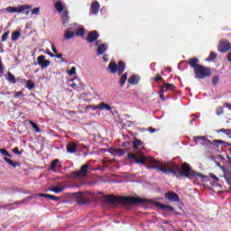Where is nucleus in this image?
Masks as SVG:
<instances>
[{
    "mask_svg": "<svg viewBox=\"0 0 231 231\" xmlns=\"http://www.w3.org/2000/svg\"><path fill=\"white\" fill-rule=\"evenodd\" d=\"M63 37L65 41H69V39H73V37H75V32L71 31V28H69L65 30V33Z\"/></svg>",
    "mask_w": 231,
    "mask_h": 231,
    "instance_id": "obj_10",
    "label": "nucleus"
},
{
    "mask_svg": "<svg viewBox=\"0 0 231 231\" xmlns=\"http://www.w3.org/2000/svg\"><path fill=\"white\" fill-rule=\"evenodd\" d=\"M0 73H3V65L1 63V57H0Z\"/></svg>",
    "mask_w": 231,
    "mask_h": 231,
    "instance_id": "obj_53",
    "label": "nucleus"
},
{
    "mask_svg": "<svg viewBox=\"0 0 231 231\" xmlns=\"http://www.w3.org/2000/svg\"><path fill=\"white\" fill-rule=\"evenodd\" d=\"M229 149H230V151H231V146H230V148H229Z\"/></svg>",
    "mask_w": 231,
    "mask_h": 231,
    "instance_id": "obj_61",
    "label": "nucleus"
},
{
    "mask_svg": "<svg viewBox=\"0 0 231 231\" xmlns=\"http://www.w3.org/2000/svg\"><path fill=\"white\" fill-rule=\"evenodd\" d=\"M5 162H6V163H8L9 165H11V167H17V165H19V163L17 162H14V161L8 159V158H4Z\"/></svg>",
    "mask_w": 231,
    "mask_h": 231,
    "instance_id": "obj_27",
    "label": "nucleus"
},
{
    "mask_svg": "<svg viewBox=\"0 0 231 231\" xmlns=\"http://www.w3.org/2000/svg\"><path fill=\"white\" fill-rule=\"evenodd\" d=\"M150 162L154 163L156 167L153 169H157L163 172L164 174H180L181 176H186V178H192V176H198L192 170L190 166L187 162H184L180 168V166L172 163V162H162L156 159L151 158Z\"/></svg>",
    "mask_w": 231,
    "mask_h": 231,
    "instance_id": "obj_1",
    "label": "nucleus"
},
{
    "mask_svg": "<svg viewBox=\"0 0 231 231\" xmlns=\"http://www.w3.org/2000/svg\"><path fill=\"white\" fill-rule=\"evenodd\" d=\"M54 57H56V59H62V54L59 53L56 54Z\"/></svg>",
    "mask_w": 231,
    "mask_h": 231,
    "instance_id": "obj_52",
    "label": "nucleus"
},
{
    "mask_svg": "<svg viewBox=\"0 0 231 231\" xmlns=\"http://www.w3.org/2000/svg\"><path fill=\"white\" fill-rule=\"evenodd\" d=\"M194 73L197 79H205L206 77H210L211 75L210 69L201 65L195 67Z\"/></svg>",
    "mask_w": 231,
    "mask_h": 231,
    "instance_id": "obj_4",
    "label": "nucleus"
},
{
    "mask_svg": "<svg viewBox=\"0 0 231 231\" xmlns=\"http://www.w3.org/2000/svg\"><path fill=\"white\" fill-rule=\"evenodd\" d=\"M66 72H67L68 75H69L70 77L73 76V75H77V68L72 67V68L70 69V70H67Z\"/></svg>",
    "mask_w": 231,
    "mask_h": 231,
    "instance_id": "obj_31",
    "label": "nucleus"
},
{
    "mask_svg": "<svg viewBox=\"0 0 231 231\" xmlns=\"http://www.w3.org/2000/svg\"><path fill=\"white\" fill-rule=\"evenodd\" d=\"M35 196H38L39 198H48L49 194H42V193H40V194L35 195Z\"/></svg>",
    "mask_w": 231,
    "mask_h": 231,
    "instance_id": "obj_47",
    "label": "nucleus"
},
{
    "mask_svg": "<svg viewBox=\"0 0 231 231\" xmlns=\"http://www.w3.org/2000/svg\"><path fill=\"white\" fill-rule=\"evenodd\" d=\"M103 59H104V60H105L106 62H107V57H106V56H104Z\"/></svg>",
    "mask_w": 231,
    "mask_h": 231,
    "instance_id": "obj_59",
    "label": "nucleus"
},
{
    "mask_svg": "<svg viewBox=\"0 0 231 231\" xmlns=\"http://www.w3.org/2000/svg\"><path fill=\"white\" fill-rule=\"evenodd\" d=\"M140 147H142V141L135 139L134 141V149H138Z\"/></svg>",
    "mask_w": 231,
    "mask_h": 231,
    "instance_id": "obj_30",
    "label": "nucleus"
},
{
    "mask_svg": "<svg viewBox=\"0 0 231 231\" xmlns=\"http://www.w3.org/2000/svg\"><path fill=\"white\" fill-rule=\"evenodd\" d=\"M107 71L108 73H112L113 75H115V73H117V75L120 76L122 75V73H124V71H125V63L124 61H119L116 65L115 61H111L108 64Z\"/></svg>",
    "mask_w": 231,
    "mask_h": 231,
    "instance_id": "obj_2",
    "label": "nucleus"
},
{
    "mask_svg": "<svg viewBox=\"0 0 231 231\" xmlns=\"http://www.w3.org/2000/svg\"><path fill=\"white\" fill-rule=\"evenodd\" d=\"M21 37V32L18 31H14L12 33V41H17V39H19Z\"/></svg>",
    "mask_w": 231,
    "mask_h": 231,
    "instance_id": "obj_26",
    "label": "nucleus"
},
{
    "mask_svg": "<svg viewBox=\"0 0 231 231\" xmlns=\"http://www.w3.org/2000/svg\"><path fill=\"white\" fill-rule=\"evenodd\" d=\"M37 60H38L39 66H41L42 69L48 68V66H50L51 64L50 60H46V57H44L43 55L39 56L37 58Z\"/></svg>",
    "mask_w": 231,
    "mask_h": 231,
    "instance_id": "obj_7",
    "label": "nucleus"
},
{
    "mask_svg": "<svg viewBox=\"0 0 231 231\" xmlns=\"http://www.w3.org/2000/svg\"><path fill=\"white\" fill-rule=\"evenodd\" d=\"M140 80V78H138V76H132L129 79H128V82L129 84H138Z\"/></svg>",
    "mask_w": 231,
    "mask_h": 231,
    "instance_id": "obj_22",
    "label": "nucleus"
},
{
    "mask_svg": "<svg viewBox=\"0 0 231 231\" xmlns=\"http://www.w3.org/2000/svg\"><path fill=\"white\" fill-rule=\"evenodd\" d=\"M127 81V73H125L121 76V79L119 80L120 86H124L125 82Z\"/></svg>",
    "mask_w": 231,
    "mask_h": 231,
    "instance_id": "obj_23",
    "label": "nucleus"
},
{
    "mask_svg": "<svg viewBox=\"0 0 231 231\" xmlns=\"http://www.w3.org/2000/svg\"><path fill=\"white\" fill-rule=\"evenodd\" d=\"M30 124H31L32 127L34 128L36 133H41V128H39V126H37V124H35L32 121H30Z\"/></svg>",
    "mask_w": 231,
    "mask_h": 231,
    "instance_id": "obj_35",
    "label": "nucleus"
},
{
    "mask_svg": "<svg viewBox=\"0 0 231 231\" xmlns=\"http://www.w3.org/2000/svg\"><path fill=\"white\" fill-rule=\"evenodd\" d=\"M217 55L214 52H210L209 54V59H208V60H214V59H216Z\"/></svg>",
    "mask_w": 231,
    "mask_h": 231,
    "instance_id": "obj_40",
    "label": "nucleus"
},
{
    "mask_svg": "<svg viewBox=\"0 0 231 231\" xmlns=\"http://www.w3.org/2000/svg\"><path fill=\"white\" fill-rule=\"evenodd\" d=\"M59 167H60V165L59 164V159H56L52 162L51 165V170H52L55 172L57 169H59Z\"/></svg>",
    "mask_w": 231,
    "mask_h": 231,
    "instance_id": "obj_18",
    "label": "nucleus"
},
{
    "mask_svg": "<svg viewBox=\"0 0 231 231\" xmlns=\"http://www.w3.org/2000/svg\"><path fill=\"white\" fill-rule=\"evenodd\" d=\"M96 46H97V54L104 55L107 51V46L106 44H99L98 42H96Z\"/></svg>",
    "mask_w": 231,
    "mask_h": 231,
    "instance_id": "obj_8",
    "label": "nucleus"
},
{
    "mask_svg": "<svg viewBox=\"0 0 231 231\" xmlns=\"http://www.w3.org/2000/svg\"><path fill=\"white\" fill-rule=\"evenodd\" d=\"M126 201H128V203H143V199H142L140 198L128 197V198H126Z\"/></svg>",
    "mask_w": 231,
    "mask_h": 231,
    "instance_id": "obj_16",
    "label": "nucleus"
},
{
    "mask_svg": "<svg viewBox=\"0 0 231 231\" xmlns=\"http://www.w3.org/2000/svg\"><path fill=\"white\" fill-rule=\"evenodd\" d=\"M148 131H149V133H156V129H154L152 127H149Z\"/></svg>",
    "mask_w": 231,
    "mask_h": 231,
    "instance_id": "obj_50",
    "label": "nucleus"
},
{
    "mask_svg": "<svg viewBox=\"0 0 231 231\" xmlns=\"http://www.w3.org/2000/svg\"><path fill=\"white\" fill-rule=\"evenodd\" d=\"M71 88H73V89H75V88H77V84L73 83V84L71 85Z\"/></svg>",
    "mask_w": 231,
    "mask_h": 231,
    "instance_id": "obj_56",
    "label": "nucleus"
},
{
    "mask_svg": "<svg viewBox=\"0 0 231 231\" xmlns=\"http://www.w3.org/2000/svg\"><path fill=\"white\" fill-rule=\"evenodd\" d=\"M26 88L27 89H33L35 88V84L33 83V81L29 80L27 81Z\"/></svg>",
    "mask_w": 231,
    "mask_h": 231,
    "instance_id": "obj_33",
    "label": "nucleus"
},
{
    "mask_svg": "<svg viewBox=\"0 0 231 231\" xmlns=\"http://www.w3.org/2000/svg\"><path fill=\"white\" fill-rule=\"evenodd\" d=\"M6 79L9 82H12V84H15V82H17V80L15 79V76H14V74H12L11 72L7 73Z\"/></svg>",
    "mask_w": 231,
    "mask_h": 231,
    "instance_id": "obj_19",
    "label": "nucleus"
},
{
    "mask_svg": "<svg viewBox=\"0 0 231 231\" xmlns=\"http://www.w3.org/2000/svg\"><path fill=\"white\" fill-rule=\"evenodd\" d=\"M128 158H133L135 163H145V156L141 155L140 158L134 157L133 153L128 154Z\"/></svg>",
    "mask_w": 231,
    "mask_h": 231,
    "instance_id": "obj_11",
    "label": "nucleus"
},
{
    "mask_svg": "<svg viewBox=\"0 0 231 231\" xmlns=\"http://www.w3.org/2000/svg\"><path fill=\"white\" fill-rule=\"evenodd\" d=\"M229 50H231V43L228 42V41H221L219 42L218 51H220V53H226Z\"/></svg>",
    "mask_w": 231,
    "mask_h": 231,
    "instance_id": "obj_6",
    "label": "nucleus"
},
{
    "mask_svg": "<svg viewBox=\"0 0 231 231\" xmlns=\"http://www.w3.org/2000/svg\"><path fill=\"white\" fill-rule=\"evenodd\" d=\"M165 88H161V91L159 93V97L162 100H165Z\"/></svg>",
    "mask_w": 231,
    "mask_h": 231,
    "instance_id": "obj_34",
    "label": "nucleus"
},
{
    "mask_svg": "<svg viewBox=\"0 0 231 231\" xmlns=\"http://www.w3.org/2000/svg\"><path fill=\"white\" fill-rule=\"evenodd\" d=\"M41 7H35L31 11V15H40Z\"/></svg>",
    "mask_w": 231,
    "mask_h": 231,
    "instance_id": "obj_29",
    "label": "nucleus"
},
{
    "mask_svg": "<svg viewBox=\"0 0 231 231\" xmlns=\"http://www.w3.org/2000/svg\"><path fill=\"white\" fill-rule=\"evenodd\" d=\"M88 169H89V166L85 164L81 167L80 171H73L71 175H67L66 178H84L88 173Z\"/></svg>",
    "mask_w": 231,
    "mask_h": 231,
    "instance_id": "obj_5",
    "label": "nucleus"
},
{
    "mask_svg": "<svg viewBox=\"0 0 231 231\" xmlns=\"http://www.w3.org/2000/svg\"><path fill=\"white\" fill-rule=\"evenodd\" d=\"M86 34V30H84V28H79L75 35H77L78 37H84V35Z\"/></svg>",
    "mask_w": 231,
    "mask_h": 231,
    "instance_id": "obj_25",
    "label": "nucleus"
},
{
    "mask_svg": "<svg viewBox=\"0 0 231 231\" xmlns=\"http://www.w3.org/2000/svg\"><path fill=\"white\" fill-rule=\"evenodd\" d=\"M13 152H14V154H19V155L23 154V152H19V148H14L13 150Z\"/></svg>",
    "mask_w": 231,
    "mask_h": 231,
    "instance_id": "obj_43",
    "label": "nucleus"
},
{
    "mask_svg": "<svg viewBox=\"0 0 231 231\" xmlns=\"http://www.w3.org/2000/svg\"><path fill=\"white\" fill-rule=\"evenodd\" d=\"M29 14H30V11H27V12H26V15H29Z\"/></svg>",
    "mask_w": 231,
    "mask_h": 231,
    "instance_id": "obj_60",
    "label": "nucleus"
},
{
    "mask_svg": "<svg viewBox=\"0 0 231 231\" xmlns=\"http://www.w3.org/2000/svg\"><path fill=\"white\" fill-rule=\"evenodd\" d=\"M10 35V31H7L2 35V42H5L8 39V36Z\"/></svg>",
    "mask_w": 231,
    "mask_h": 231,
    "instance_id": "obj_36",
    "label": "nucleus"
},
{
    "mask_svg": "<svg viewBox=\"0 0 231 231\" xmlns=\"http://www.w3.org/2000/svg\"><path fill=\"white\" fill-rule=\"evenodd\" d=\"M215 142H216L217 143H223V141H221V140H215Z\"/></svg>",
    "mask_w": 231,
    "mask_h": 231,
    "instance_id": "obj_55",
    "label": "nucleus"
},
{
    "mask_svg": "<svg viewBox=\"0 0 231 231\" xmlns=\"http://www.w3.org/2000/svg\"><path fill=\"white\" fill-rule=\"evenodd\" d=\"M155 207H157V208H161V210H170L171 212H172V210H174V208L171 206H166V205H163L162 203H159V202H156L155 203Z\"/></svg>",
    "mask_w": 231,
    "mask_h": 231,
    "instance_id": "obj_13",
    "label": "nucleus"
},
{
    "mask_svg": "<svg viewBox=\"0 0 231 231\" xmlns=\"http://www.w3.org/2000/svg\"><path fill=\"white\" fill-rule=\"evenodd\" d=\"M153 80L158 82L159 80H162V76L160 74H157L155 78H153Z\"/></svg>",
    "mask_w": 231,
    "mask_h": 231,
    "instance_id": "obj_45",
    "label": "nucleus"
},
{
    "mask_svg": "<svg viewBox=\"0 0 231 231\" xmlns=\"http://www.w3.org/2000/svg\"><path fill=\"white\" fill-rule=\"evenodd\" d=\"M92 111H97V109H99L98 105L97 106H88Z\"/></svg>",
    "mask_w": 231,
    "mask_h": 231,
    "instance_id": "obj_44",
    "label": "nucleus"
},
{
    "mask_svg": "<svg viewBox=\"0 0 231 231\" xmlns=\"http://www.w3.org/2000/svg\"><path fill=\"white\" fill-rule=\"evenodd\" d=\"M55 8L59 12V14H61V12H63L64 10V5H62L60 2H57L55 4Z\"/></svg>",
    "mask_w": 231,
    "mask_h": 231,
    "instance_id": "obj_24",
    "label": "nucleus"
},
{
    "mask_svg": "<svg viewBox=\"0 0 231 231\" xmlns=\"http://www.w3.org/2000/svg\"><path fill=\"white\" fill-rule=\"evenodd\" d=\"M220 110H217V114L219 116V115H223V108L222 107H220L219 108Z\"/></svg>",
    "mask_w": 231,
    "mask_h": 231,
    "instance_id": "obj_51",
    "label": "nucleus"
},
{
    "mask_svg": "<svg viewBox=\"0 0 231 231\" xmlns=\"http://www.w3.org/2000/svg\"><path fill=\"white\" fill-rule=\"evenodd\" d=\"M25 10H32V5H20L18 6H8L5 8L7 14H23Z\"/></svg>",
    "mask_w": 231,
    "mask_h": 231,
    "instance_id": "obj_3",
    "label": "nucleus"
},
{
    "mask_svg": "<svg viewBox=\"0 0 231 231\" xmlns=\"http://www.w3.org/2000/svg\"><path fill=\"white\" fill-rule=\"evenodd\" d=\"M210 176H211V178H213L214 180H217V177H216L215 175L211 174Z\"/></svg>",
    "mask_w": 231,
    "mask_h": 231,
    "instance_id": "obj_58",
    "label": "nucleus"
},
{
    "mask_svg": "<svg viewBox=\"0 0 231 231\" xmlns=\"http://www.w3.org/2000/svg\"><path fill=\"white\" fill-rule=\"evenodd\" d=\"M97 107L105 111H111V106L104 102L99 103Z\"/></svg>",
    "mask_w": 231,
    "mask_h": 231,
    "instance_id": "obj_17",
    "label": "nucleus"
},
{
    "mask_svg": "<svg viewBox=\"0 0 231 231\" xmlns=\"http://www.w3.org/2000/svg\"><path fill=\"white\" fill-rule=\"evenodd\" d=\"M45 53L46 55H49V57H51V58L55 57V54L51 53L50 51H46Z\"/></svg>",
    "mask_w": 231,
    "mask_h": 231,
    "instance_id": "obj_46",
    "label": "nucleus"
},
{
    "mask_svg": "<svg viewBox=\"0 0 231 231\" xmlns=\"http://www.w3.org/2000/svg\"><path fill=\"white\" fill-rule=\"evenodd\" d=\"M51 50L53 53H57V48L55 47V44L51 43Z\"/></svg>",
    "mask_w": 231,
    "mask_h": 231,
    "instance_id": "obj_49",
    "label": "nucleus"
},
{
    "mask_svg": "<svg viewBox=\"0 0 231 231\" xmlns=\"http://www.w3.org/2000/svg\"><path fill=\"white\" fill-rule=\"evenodd\" d=\"M97 39H98V32H97V31H94L88 33L87 41L88 42H95V41Z\"/></svg>",
    "mask_w": 231,
    "mask_h": 231,
    "instance_id": "obj_9",
    "label": "nucleus"
},
{
    "mask_svg": "<svg viewBox=\"0 0 231 231\" xmlns=\"http://www.w3.org/2000/svg\"><path fill=\"white\" fill-rule=\"evenodd\" d=\"M115 199H116L115 196L108 197L109 203H113V201H115Z\"/></svg>",
    "mask_w": 231,
    "mask_h": 231,
    "instance_id": "obj_48",
    "label": "nucleus"
},
{
    "mask_svg": "<svg viewBox=\"0 0 231 231\" xmlns=\"http://www.w3.org/2000/svg\"><path fill=\"white\" fill-rule=\"evenodd\" d=\"M61 19H62V21H63V24H66V23H68V20L69 19V16L68 12H64V13L61 14Z\"/></svg>",
    "mask_w": 231,
    "mask_h": 231,
    "instance_id": "obj_28",
    "label": "nucleus"
},
{
    "mask_svg": "<svg viewBox=\"0 0 231 231\" xmlns=\"http://www.w3.org/2000/svg\"><path fill=\"white\" fill-rule=\"evenodd\" d=\"M167 199H169V201H179L180 197H178V194L174 193V192H169L166 195Z\"/></svg>",
    "mask_w": 231,
    "mask_h": 231,
    "instance_id": "obj_12",
    "label": "nucleus"
},
{
    "mask_svg": "<svg viewBox=\"0 0 231 231\" xmlns=\"http://www.w3.org/2000/svg\"><path fill=\"white\" fill-rule=\"evenodd\" d=\"M226 107H227V109H231V105L226 104Z\"/></svg>",
    "mask_w": 231,
    "mask_h": 231,
    "instance_id": "obj_57",
    "label": "nucleus"
},
{
    "mask_svg": "<svg viewBox=\"0 0 231 231\" xmlns=\"http://www.w3.org/2000/svg\"><path fill=\"white\" fill-rule=\"evenodd\" d=\"M227 60L228 62H231V52L227 55Z\"/></svg>",
    "mask_w": 231,
    "mask_h": 231,
    "instance_id": "obj_54",
    "label": "nucleus"
},
{
    "mask_svg": "<svg viewBox=\"0 0 231 231\" xmlns=\"http://www.w3.org/2000/svg\"><path fill=\"white\" fill-rule=\"evenodd\" d=\"M217 82H219V78H218V77H215V78L213 79V84H214V86H217Z\"/></svg>",
    "mask_w": 231,
    "mask_h": 231,
    "instance_id": "obj_42",
    "label": "nucleus"
},
{
    "mask_svg": "<svg viewBox=\"0 0 231 231\" xmlns=\"http://www.w3.org/2000/svg\"><path fill=\"white\" fill-rule=\"evenodd\" d=\"M188 62L191 68H194V69H196V68H198V66H201V65L198 64V62H199V60L198 58L190 59V60H189Z\"/></svg>",
    "mask_w": 231,
    "mask_h": 231,
    "instance_id": "obj_14",
    "label": "nucleus"
},
{
    "mask_svg": "<svg viewBox=\"0 0 231 231\" xmlns=\"http://www.w3.org/2000/svg\"><path fill=\"white\" fill-rule=\"evenodd\" d=\"M67 151H68V152H71V153L76 152L77 144H75V143L69 144L67 146Z\"/></svg>",
    "mask_w": 231,
    "mask_h": 231,
    "instance_id": "obj_20",
    "label": "nucleus"
},
{
    "mask_svg": "<svg viewBox=\"0 0 231 231\" xmlns=\"http://www.w3.org/2000/svg\"><path fill=\"white\" fill-rule=\"evenodd\" d=\"M49 199H52V201H59V197L53 195H48Z\"/></svg>",
    "mask_w": 231,
    "mask_h": 231,
    "instance_id": "obj_39",
    "label": "nucleus"
},
{
    "mask_svg": "<svg viewBox=\"0 0 231 231\" xmlns=\"http://www.w3.org/2000/svg\"><path fill=\"white\" fill-rule=\"evenodd\" d=\"M196 140H201L202 143H207V142H208V140H207V137L205 136H198L196 137Z\"/></svg>",
    "mask_w": 231,
    "mask_h": 231,
    "instance_id": "obj_38",
    "label": "nucleus"
},
{
    "mask_svg": "<svg viewBox=\"0 0 231 231\" xmlns=\"http://www.w3.org/2000/svg\"><path fill=\"white\" fill-rule=\"evenodd\" d=\"M100 10V4L98 2H94L91 5V14H95Z\"/></svg>",
    "mask_w": 231,
    "mask_h": 231,
    "instance_id": "obj_15",
    "label": "nucleus"
},
{
    "mask_svg": "<svg viewBox=\"0 0 231 231\" xmlns=\"http://www.w3.org/2000/svg\"><path fill=\"white\" fill-rule=\"evenodd\" d=\"M162 88H164V92H165V91H169V90L172 89L174 88V85L167 83Z\"/></svg>",
    "mask_w": 231,
    "mask_h": 231,
    "instance_id": "obj_32",
    "label": "nucleus"
},
{
    "mask_svg": "<svg viewBox=\"0 0 231 231\" xmlns=\"http://www.w3.org/2000/svg\"><path fill=\"white\" fill-rule=\"evenodd\" d=\"M51 192H55V194H60V192H64V187H54L50 189Z\"/></svg>",
    "mask_w": 231,
    "mask_h": 231,
    "instance_id": "obj_21",
    "label": "nucleus"
},
{
    "mask_svg": "<svg viewBox=\"0 0 231 231\" xmlns=\"http://www.w3.org/2000/svg\"><path fill=\"white\" fill-rule=\"evenodd\" d=\"M0 152L3 154V156H8L9 158H12V155H10V153H8V152L5 149H0Z\"/></svg>",
    "mask_w": 231,
    "mask_h": 231,
    "instance_id": "obj_37",
    "label": "nucleus"
},
{
    "mask_svg": "<svg viewBox=\"0 0 231 231\" xmlns=\"http://www.w3.org/2000/svg\"><path fill=\"white\" fill-rule=\"evenodd\" d=\"M21 95H23V92H21V91L20 92H14V98H19V97H21Z\"/></svg>",
    "mask_w": 231,
    "mask_h": 231,
    "instance_id": "obj_41",
    "label": "nucleus"
}]
</instances>
